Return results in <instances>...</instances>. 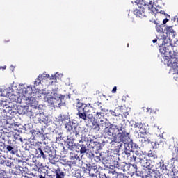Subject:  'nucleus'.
<instances>
[{"label": "nucleus", "instance_id": "18", "mask_svg": "<svg viewBox=\"0 0 178 178\" xmlns=\"http://www.w3.org/2000/svg\"><path fill=\"white\" fill-rule=\"evenodd\" d=\"M32 92H33V88H31V86L24 87L22 90L23 95H31Z\"/></svg>", "mask_w": 178, "mask_h": 178}, {"label": "nucleus", "instance_id": "19", "mask_svg": "<svg viewBox=\"0 0 178 178\" xmlns=\"http://www.w3.org/2000/svg\"><path fill=\"white\" fill-rule=\"evenodd\" d=\"M6 148L8 152H10V154H11L12 155H16V152H17V151H16L15 147L10 145H6Z\"/></svg>", "mask_w": 178, "mask_h": 178}, {"label": "nucleus", "instance_id": "14", "mask_svg": "<svg viewBox=\"0 0 178 178\" xmlns=\"http://www.w3.org/2000/svg\"><path fill=\"white\" fill-rule=\"evenodd\" d=\"M30 105L31 106V108H33V109H35V111H37L35 113V115L37 116V115H38V101H37V99L33 98L32 100L30 101Z\"/></svg>", "mask_w": 178, "mask_h": 178}, {"label": "nucleus", "instance_id": "48", "mask_svg": "<svg viewBox=\"0 0 178 178\" xmlns=\"http://www.w3.org/2000/svg\"><path fill=\"white\" fill-rule=\"evenodd\" d=\"M94 176H97V175L94 173L89 172V177H94Z\"/></svg>", "mask_w": 178, "mask_h": 178}, {"label": "nucleus", "instance_id": "55", "mask_svg": "<svg viewBox=\"0 0 178 178\" xmlns=\"http://www.w3.org/2000/svg\"><path fill=\"white\" fill-rule=\"evenodd\" d=\"M31 113H32V116H34V112H33V110H31Z\"/></svg>", "mask_w": 178, "mask_h": 178}, {"label": "nucleus", "instance_id": "1", "mask_svg": "<svg viewBox=\"0 0 178 178\" xmlns=\"http://www.w3.org/2000/svg\"><path fill=\"white\" fill-rule=\"evenodd\" d=\"M140 165L143 168H146L147 169L143 172V176L145 178H166L163 177L161 172L155 169V163L151 159H143V156L140 158Z\"/></svg>", "mask_w": 178, "mask_h": 178}, {"label": "nucleus", "instance_id": "9", "mask_svg": "<svg viewBox=\"0 0 178 178\" xmlns=\"http://www.w3.org/2000/svg\"><path fill=\"white\" fill-rule=\"evenodd\" d=\"M51 98L52 99H55L58 102V105H60L62 104L63 100L65 99V96L62 95H59L58 93V91L56 90H52L51 92Z\"/></svg>", "mask_w": 178, "mask_h": 178}, {"label": "nucleus", "instance_id": "24", "mask_svg": "<svg viewBox=\"0 0 178 178\" xmlns=\"http://www.w3.org/2000/svg\"><path fill=\"white\" fill-rule=\"evenodd\" d=\"M159 168H160V170H161V172H166L168 171V165L162 160L159 162Z\"/></svg>", "mask_w": 178, "mask_h": 178}, {"label": "nucleus", "instance_id": "38", "mask_svg": "<svg viewBox=\"0 0 178 178\" xmlns=\"http://www.w3.org/2000/svg\"><path fill=\"white\" fill-rule=\"evenodd\" d=\"M72 159H73V161H78L80 159V157L79 156V155L74 154V156H72Z\"/></svg>", "mask_w": 178, "mask_h": 178}, {"label": "nucleus", "instance_id": "43", "mask_svg": "<svg viewBox=\"0 0 178 178\" xmlns=\"http://www.w3.org/2000/svg\"><path fill=\"white\" fill-rule=\"evenodd\" d=\"M15 162H16V163H22L23 160H22L20 159H15Z\"/></svg>", "mask_w": 178, "mask_h": 178}, {"label": "nucleus", "instance_id": "20", "mask_svg": "<svg viewBox=\"0 0 178 178\" xmlns=\"http://www.w3.org/2000/svg\"><path fill=\"white\" fill-rule=\"evenodd\" d=\"M148 158H152V159H158V154L155 150H149L147 154Z\"/></svg>", "mask_w": 178, "mask_h": 178}, {"label": "nucleus", "instance_id": "29", "mask_svg": "<svg viewBox=\"0 0 178 178\" xmlns=\"http://www.w3.org/2000/svg\"><path fill=\"white\" fill-rule=\"evenodd\" d=\"M67 148L70 151H73L74 149V147H76V143H73V141L67 143Z\"/></svg>", "mask_w": 178, "mask_h": 178}, {"label": "nucleus", "instance_id": "47", "mask_svg": "<svg viewBox=\"0 0 178 178\" xmlns=\"http://www.w3.org/2000/svg\"><path fill=\"white\" fill-rule=\"evenodd\" d=\"M15 178H23V176H22V174L16 175L15 176Z\"/></svg>", "mask_w": 178, "mask_h": 178}, {"label": "nucleus", "instance_id": "31", "mask_svg": "<svg viewBox=\"0 0 178 178\" xmlns=\"http://www.w3.org/2000/svg\"><path fill=\"white\" fill-rule=\"evenodd\" d=\"M140 141H141L142 144H149L151 143V140L149 139L145 138V137H140Z\"/></svg>", "mask_w": 178, "mask_h": 178}, {"label": "nucleus", "instance_id": "22", "mask_svg": "<svg viewBox=\"0 0 178 178\" xmlns=\"http://www.w3.org/2000/svg\"><path fill=\"white\" fill-rule=\"evenodd\" d=\"M124 162H118L115 161L114 162V168H116V169H118L119 170H123L124 168Z\"/></svg>", "mask_w": 178, "mask_h": 178}, {"label": "nucleus", "instance_id": "60", "mask_svg": "<svg viewBox=\"0 0 178 178\" xmlns=\"http://www.w3.org/2000/svg\"><path fill=\"white\" fill-rule=\"evenodd\" d=\"M6 42H9V40H8V41H6Z\"/></svg>", "mask_w": 178, "mask_h": 178}, {"label": "nucleus", "instance_id": "32", "mask_svg": "<svg viewBox=\"0 0 178 178\" xmlns=\"http://www.w3.org/2000/svg\"><path fill=\"white\" fill-rule=\"evenodd\" d=\"M139 133H140V134H142V136H147V129H145V127H142V128H140L139 129Z\"/></svg>", "mask_w": 178, "mask_h": 178}, {"label": "nucleus", "instance_id": "52", "mask_svg": "<svg viewBox=\"0 0 178 178\" xmlns=\"http://www.w3.org/2000/svg\"><path fill=\"white\" fill-rule=\"evenodd\" d=\"M158 41V39H154L152 40L153 44H155Z\"/></svg>", "mask_w": 178, "mask_h": 178}, {"label": "nucleus", "instance_id": "62", "mask_svg": "<svg viewBox=\"0 0 178 178\" xmlns=\"http://www.w3.org/2000/svg\"><path fill=\"white\" fill-rule=\"evenodd\" d=\"M65 120H62V122H63Z\"/></svg>", "mask_w": 178, "mask_h": 178}, {"label": "nucleus", "instance_id": "46", "mask_svg": "<svg viewBox=\"0 0 178 178\" xmlns=\"http://www.w3.org/2000/svg\"><path fill=\"white\" fill-rule=\"evenodd\" d=\"M99 177L100 178H106V177H108V176H106V174H101V175H99Z\"/></svg>", "mask_w": 178, "mask_h": 178}, {"label": "nucleus", "instance_id": "23", "mask_svg": "<svg viewBox=\"0 0 178 178\" xmlns=\"http://www.w3.org/2000/svg\"><path fill=\"white\" fill-rule=\"evenodd\" d=\"M56 178H65V172L59 167L56 170Z\"/></svg>", "mask_w": 178, "mask_h": 178}, {"label": "nucleus", "instance_id": "56", "mask_svg": "<svg viewBox=\"0 0 178 178\" xmlns=\"http://www.w3.org/2000/svg\"><path fill=\"white\" fill-rule=\"evenodd\" d=\"M96 94H101V92H99V90L96 91Z\"/></svg>", "mask_w": 178, "mask_h": 178}, {"label": "nucleus", "instance_id": "10", "mask_svg": "<svg viewBox=\"0 0 178 178\" xmlns=\"http://www.w3.org/2000/svg\"><path fill=\"white\" fill-rule=\"evenodd\" d=\"M88 143H83V142L79 141V143L76 145L77 149H79L80 154H86L87 151H88Z\"/></svg>", "mask_w": 178, "mask_h": 178}, {"label": "nucleus", "instance_id": "2", "mask_svg": "<svg viewBox=\"0 0 178 178\" xmlns=\"http://www.w3.org/2000/svg\"><path fill=\"white\" fill-rule=\"evenodd\" d=\"M77 109V116L80 119H83V120H92L94 115L91 113L92 111V106H91V104L88 103L87 104L78 102L76 104Z\"/></svg>", "mask_w": 178, "mask_h": 178}, {"label": "nucleus", "instance_id": "13", "mask_svg": "<svg viewBox=\"0 0 178 178\" xmlns=\"http://www.w3.org/2000/svg\"><path fill=\"white\" fill-rule=\"evenodd\" d=\"M68 120V122H66L65 123V129H67L68 130H77V124L74 122L73 121H71L70 120Z\"/></svg>", "mask_w": 178, "mask_h": 178}, {"label": "nucleus", "instance_id": "21", "mask_svg": "<svg viewBox=\"0 0 178 178\" xmlns=\"http://www.w3.org/2000/svg\"><path fill=\"white\" fill-rule=\"evenodd\" d=\"M91 141H92V139L86 136H81V140H79V142H81L83 144H88V145H90V143H91Z\"/></svg>", "mask_w": 178, "mask_h": 178}, {"label": "nucleus", "instance_id": "53", "mask_svg": "<svg viewBox=\"0 0 178 178\" xmlns=\"http://www.w3.org/2000/svg\"><path fill=\"white\" fill-rule=\"evenodd\" d=\"M89 178H98V177H97V175H93V177Z\"/></svg>", "mask_w": 178, "mask_h": 178}, {"label": "nucleus", "instance_id": "6", "mask_svg": "<svg viewBox=\"0 0 178 178\" xmlns=\"http://www.w3.org/2000/svg\"><path fill=\"white\" fill-rule=\"evenodd\" d=\"M136 3H137L138 8H135L134 10V14L136 15V17H146L147 14H145V7H143L144 1L143 0H136Z\"/></svg>", "mask_w": 178, "mask_h": 178}, {"label": "nucleus", "instance_id": "39", "mask_svg": "<svg viewBox=\"0 0 178 178\" xmlns=\"http://www.w3.org/2000/svg\"><path fill=\"white\" fill-rule=\"evenodd\" d=\"M40 76H42V78L43 79H49V74H40Z\"/></svg>", "mask_w": 178, "mask_h": 178}, {"label": "nucleus", "instance_id": "16", "mask_svg": "<svg viewBox=\"0 0 178 178\" xmlns=\"http://www.w3.org/2000/svg\"><path fill=\"white\" fill-rule=\"evenodd\" d=\"M141 156L142 158L147 159V157L144 156L143 154H137V156L134 155L130 156V161L131 162H136V161H138L140 163H141Z\"/></svg>", "mask_w": 178, "mask_h": 178}, {"label": "nucleus", "instance_id": "34", "mask_svg": "<svg viewBox=\"0 0 178 178\" xmlns=\"http://www.w3.org/2000/svg\"><path fill=\"white\" fill-rule=\"evenodd\" d=\"M115 176L116 177V176H119V172H116L115 170H113V171H110L109 172V175H108L106 177V178H111V175Z\"/></svg>", "mask_w": 178, "mask_h": 178}, {"label": "nucleus", "instance_id": "51", "mask_svg": "<svg viewBox=\"0 0 178 178\" xmlns=\"http://www.w3.org/2000/svg\"><path fill=\"white\" fill-rule=\"evenodd\" d=\"M147 112H149V113H152V108H147Z\"/></svg>", "mask_w": 178, "mask_h": 178}, {"label": "nucleus", "instance_id": "54", "mask_svg": "<svg viewBox=\"0 0 178 178\" xmlns=\"http://www.w3.org/2000/svg\"><path fill=\"white\" fill-rule=\"evenodd\" d=\"M172 178H178V176H176V175L174 174Z\"/></svg>", "mask_w": 178, "mask_h": 178}, {"label": "nucleus", "instance_id": "5", "mask_svg": "<svg viewBox=\"0 0 178 178\" xmlns=\"http://www.w3.org/2000/svg\"><path fill=\"white\" fill-rule=\"evenodd\" d=\"M118 138L122 143H127L130 140V132L126 131V129L123 127V125L120 124V126L118 127V131L117 133Z\"/></svg>", "mask_w": 178, "mask_h": 178}, {"label": "nucleus", "instance_id": "42", "mask_svg": "<svg viewBox=\"0 0 178 178\" xmlns=\"http://www.w3.org/2000/svg\"><path fill=\"white\" fill-rule=\"evenodd\" d=\"M91 164H86V170H88V172H91Z\"/></svg>", "mask_w": 178, "mask_h": 178}, {"label": "nucleus", "instance_id": "49", "mask_svg": "<svg viewBox=\"0 0 178 178\" xmlns=\"http://www.w3.org/2000/svg\"><path fill=\"white\" fill-rule=\"evenodd\" d=\"M168 19L167 18L164 19L163 20V24H166V23H168Z\"/></svg>", "mask_w": 178, "mask_h": 178}, {"label": "nucleus", "instance_id": "59", "mask_svg": "<svg viewBox=\"0 0 178 178\" xmlns=\"http://www.w3.org/2000/svg\"><path fill=\"white\" fill-rule=\"evenodd\" d=\"M112 143H113V140H111V142H109L110 144H112Z\"/></svg>", "mask_w": 178, "mask_h": 178}, {"label": "nucleus", "instance_id": "7", "mask_svg": "<svg viewBox=\"0 0 178 178\" xmlns=\"http://www.w3.org/2000/svg\"><path fill=\"white\" fill-rule=\"evenodd\" d=\"M101 105V102H97L94 104V107L95 109V111L94 113H96L95 115V118L97 119H102V118H104V114L102 113V111H104V108H102V106H99Z\"/></svg>", "mask_w": 178, "mask_h": 178}, {"label": "nucleus", "instance_id": "35", "mask_svg": "<svg viewBox=\"0 0 178 178\" xmlns=\"http://www.w3.org/2000/svg\"><path fill=\"white\" fill-rule=\"evenodd\" d=\"M143 127V122H136L134 124V128L135 129H138V130L140 129Z\"/></svg>", "mask_w": 178, "mask_h": 178}, {"label": "nucleus", "instance_id": "11", "mask_svg": "<svg viewBox=\"0 0 178 178\" xmlns=\"http://www.w3.org/2000/svg\"><path fill=\"white\" fill-rule=\"evenodd\" d=\"M142 5L143 8H145V12H147V10H149L151 13H155L157 9L154 7V2H152V1H150L148 4L145 3V1H144V4Z\"/></svg>", "mask_w": 178, "mask_h": 178}, {"label": "nucleus", "instance_id": "57", "mask_svg": "<svg viewBox=\"0 0 178 178\" xmlns=\"http://www.w3.org/2000/svg\"><path fill=\"white\" fill-rule=\"evenodd\" d=\"M96 158L98 161H100L99 156H96Z\"/></svg>", "mask_w": 178, "mask_h": 178}, {"label": "nucleus", "instance_id": "12", "mask_svg": "<svg viewBox=\"0 0 178 178\" xmlns=\"http://www.w3.org/2000/svg\"><path fill=\"white\" fill-rule=\"evenodd\" d=\"M49 155V161L50 163L55 165L58 161H56V154L51 150L47 152V156Z\"/></svg>", "mask_w": 178, "mask_h": 178}, {"label": "nucleus", "instance_id": "17", "mask_svg": "<svg viewBox=\"0 0 178 178\" xmlns=\"http://www.w3.org/2000/svg\"><path fill=\"white\" fill-rule=\"evenodd\" d=\"M162 147H163V142L162 141V138L157 137L154 142V148L158 149V148H162Z\"/></svg>", "mask_w": 178, "mask_h": 178}, {"label": "nucleus", "instance_id": "8", "mask_svg": "<svg viewBox=\"0 0 178 178\" xmlns=\"http://www.w3.org/2000/svg\"><path fill=\"white\" fill-rule=\"evenodd\" d=\"M70 134L67 136V140L69 141H79L80 140V134L77 129H70Z\"/></svg>", "mask_w": 178, "mask_h": 178}, {"label": "nucleus", "instance_id": "36", "mask_svg": "<svg viewBox=\"0 0 178 178\" xmlns=\"http://www.w3.org/2000/svg\"><path fill=\"white\" fill-rule=\"evenodd\" d=\"M109 113L112 115V116H119L120 114L116 113V110H115L114 111L112 110L109 111Z\"/></svg>", "mask_w": 178, "mask_h": 178}, {"label": "nucleus", "instance_id": "25", "mask_svg": "<svg viewBox=\"0 0 178 178\" xmlns=\"http://www.w3.org/2000/svg\"><path fill=\"white\" fill-rule=\"evenodd\" d=\"M92 129L95 130V131H99V130H101V127L99 126V124H98L97 121H93L92 122Z\"/></svg>", "mask_w": 178, "mask_h": 178}, {"label": "nucleus", "instance_id": "37", "mask_svg": "<svg viewBox=\"0 0 178 178\" xmlns=\"http://www.w3.org/2000/svg\"><path fill=\"white\" fill-rule=\"evenodd\" d=\"M166 31L167 33H169V34H170V33H173V27L172 26H168L166 28Z\"/></svg>", "mask_w": 178, "mask_h": 178}, {"label": "nucleus", "instance_id": "40", "mask_svg": "<svg viewBox=\"0 0 178 178\" xmlns=\"http://www.w3.org/2000/svg\"><path fill=\"white\" fill-rule=\"evenodd\" d=\"M74 177L79 178L81 176V174L79 171H76L74 174Z\"/></svg>", "mask_w": 178, "mask_h": 178}, {"label": "nucleus", "instance_id": "50", "mask_svg": "<svg viewBox=\"0 0 178 178\" xmlns=\"http://www.w3.org/2000/svg\"><path fill=\"white\" fill-rule=\"evenodd\" d=\"M49 178H55V177H56V174L50 175L49 176Z\"/></svg>", "mask_w": 178, "mask_h": 178}, {"label": "nucleus", "instance_id": "28", "mask_svg": "<svg viewBox=\"0 0 178 178\" xmlns=\"http://www.w3.org/2000/svg\"><path fill=\"white\" fill-rule=\"evenodd\" d=\"M154 24H156V30L157 33H161L163 34V28H162V26H161L159 23H156V22H154Z\"/></svg>", "mask_w": 178, "mask_h": 178}, {"label": "nucleus", "instance_id": "61", "mask_svg": "<svg viewBox=\"0 0 178 178\" xmlns=\"http://www.w3.org/2000/svg\"><path fill=\"white\" fill-rule=\"evenodd\" d=\"M100 122H104V120H101Z\"/></svg>", "mask_w": 178, "mask_h": 178}, {"label": "nucleus", "instance_id": "3", "mask_svg": "<svg viewBox=\"0 0 178 178\" xmlns=\"http://www.w3.org/2000/svg\"><path fill=\"white\" fill-rule=\"evenodd\" d=\"M118 131H119V127L113 124H110L108 127H106L103 131V134L106 138H112L118 135Z\"/></svg>", "mask_w": 178, "mask_h": 178}, {"label": "nucleus", "instance_id": "58", "mask_svg": "<svg viewBox=\"0 0 178 178\" xmlns=\"http://www.w3.org/2000/svg\"><path fill=\"white\" fill-rule=\"evenodd\" d=\"M2 69H6V66L2 67Z\"/></svg>", "mask_w": 178, "mask_h": 178}, {"label": "nucleus", "instance_id": "15", "mask_svg": "<svg viewBox=\"0 0 178 178\" xmlns=\"http://www.w3.org/2000/svg\"><path fill=\"white\" fill-rule=\"evenodd\" d=\"M35 145H38L37 148L40 151V154L38 155V158H43V159H47V150H44V153L41 149V146H40V143H35Z\"/></svg>", "mask_w": 178, "mask_h": 178}, {"label": "nucleus", "instance_id": "41", "mask_svg": "<svg viewBox=\"0 0 178 178\" xmlns=\"http://www.w3.org/2000/svg\"><path fill=\"white\" fill-rule=\"evenodd\" d=\"M155 12H156V13H161V15H165V12L163 10H159L158 8L156 10Z\"/></svg>", "mask_w": 178, "mask_h": 178}, {"label": "nucleus", "instance_id": "4", "mask_svg": "<svg viewBox=\"0 0 178 178\" xmlns=\"http://www.w3.org/2000/svg\"><path fill=\"white\" fill-rule=\"evenodd\" d=\"M172 49L175 55H178V46L168 45V43H166L164 44H162L159 47V51L163 55H169V54H172Z\"/></svg>", "mask_w": 178, "mask_h": 178}, {"label": "nucleus", "instance_id": "30", "mask_svg": "<svg viewBox=\"0 0 178 178\" xmlns=\"http://www.w3.org/2000/svg\"><path fill=\"white\" fill-rule=\"evenodd\" d=\"M42 80H43L42 76H41V74H39L38 78L35 80V86H40V83H41Z\"/></svg>", "mask_w": 178, "mask_h": 178}, {"label": "nucleus", "instance_id": "45", "mask_svg": "<svg viewBox=\"0 0 178 178\" xmlns=\"http://www.w3.org/2000/svg\"><path fill=\"white\" fill-rule=\"evenodd\" d=\"M50 170H51L54 175H56V170H58V168H51Z\"/></svg>", "mask_w": 178, "mask_h": 178}, {"label": "nucleus", "instance_id": "27", "mask_svg": "<svg viewBox=\"0 0 178 178\" xmlns=\"http://www.w3.org/2000/svg\"><path fill=\"white\" fill-rule=\"evenodd\" d=\"M128 172L129 173H132L133 175H134V173H137V165L131 164Z\"/></svg>", "mask_w": 178, "mask_h": 178}, {"label": "nucleus", "instance_id": "44", "mask_svg": "<svg viewBox=\"0 0 178 178\" xmlns=\"http://www.w3.org/2000/svg\"><path fill=\"white\" fill-rule=\"evenodd\" d=\"M117 90H118V88L116 86H114L111 91L112 94H115Z\"/></svg>", "mask_w": 178, "mask_h": 178}, {"label": "nucleus", "instance_id": "33", "mask_svg": "<svg viewBox=\"0 0 178 178\" xmlns=\"http://www.w3.org/2000/svg\"><path fill=\"white\" fill-rule=\"evenodd\" d=\"M131 166V164L125 163L124 165L123 172H129L130 170V167Z\"/></svg>", "mask_w": 178, "mask_h": 178}, {"label": "nucleus", "instance_id": "26", "mask_svg": "<svg viewBox=\"0 0 178 178\" xmlns=\"http://www.w3.org/2000/svg\"><path fill=\"white\" fill-rule=\"evenodd\" d=\"M32 134H33V136H36V137H40V138H43V137L45 136V134H44L43 131L41 132V131L38 130H33Z\"/></svg>", "mask_w": 178, "mask_h": 178}]
</instances>
